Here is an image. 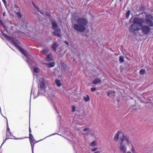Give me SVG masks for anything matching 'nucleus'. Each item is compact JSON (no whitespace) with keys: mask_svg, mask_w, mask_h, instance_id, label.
Listing matches in <instances>:
<instances>
[{"mask_svg":"<svg viewBox=\"0 0 153 153\" xmlns=\"http://www.w3.org/2000/svg\"><path fill=\"white\" fill-rule=\"evenodd\" d=\"M119 149L122 153H137L128 136L122 134L120 137Z\"/></svg>","mask_w":153,"mask_h":153,"instance_id":"nucleus-1","label":"nucleus"},{"mask_svg":"<svg viewBox=\"0 0 153 153\" xmlns=\"http://www.w3.org/2000/svg\"><path fill=\"white\" fill-rule=\"evenodd\" d=\"M76 21L77 23L74 24L73 26L74 30L79 32H84L86 30L85 26L88 23L87 19L82 17H79Z\"/></svg>","mask_w":153,"mask_h":153,"instance_id":"nucleus-2","label":"nucleus"},{"mask_svg":"<svg viewBox=\"0 0 153 153\" xmlns=\"http://www.w3.org/2000/svg\"><path fill=\"white\" fill-rule=\"evenodd\" d=\"M1 33L2 35L6 39L8 40L11 41V43L16 48L23 54L26 57L27 56L28 53L27 52L19 45L20 43L18 41L15 39L11 38L3 32H1Z\"/></svg>","mask_w":153,"mask_h":153,"instance_id":"nucleus-3","label":"nucleus"},{"mask_svg":"<svg viewBox=\"0 0 153 153\" xmlns=\"http://www.w3.org/2000/svg\"><path fill=\"white\" fill-rule=\"evenodd\" d=\"M45 80L42 79L39 81V83L38 85V94H43L45 92Z\"/></svg>","mask_w":153,"mask_h":153,"instance_id":"nucleus-4","label":"nucleus"},{"mask_svg":"<svg viewBox=\"0 0 153 153\" xmlns=\"http://www.w3.org/2000/svg\"><path fill=\"white\" fill-rule=\"evenodd\" d=\"M153 16L151 14H147L145 16V22L147 26L150 27L153 26Z\"/></svg>","mask_w":153,"mask_h":153,"instance_id":"nucleus-5","label":"nucleus"},{"mask_svg":"<svg viewBox=\"0 0 153 153\" xmlns=\"http://www.w3.org/2000/svg\"><path fill=\"white\" fill-rule=\"evenodd\" d=\"M133 22L139 26L142 27L143 26V24L145 23V20L143 18H136L134 19Z\"/></svg>","mask_w":153,"mask_h":153,"instance_id":"nucleus-6","label":"nucleus"},{"mask_svg":"<svg viewBox=\"0 0 153 153\" xmlns=\"http://www.w3.org/2000/svg\"><path fill=\"white\" fill-rule=\"evenodd\" d=\"M133 23L131 25L129 31L131 32H133L135 31H138L140 30L139 26L136 23L133 22Z\"/></svg>","mask_w":153,"mask_h":153,"instance_id":"nucleus-7","label":"nucleus"},{"mask_svg":"<svg viewBox=\"0 0 153 153\" xmlns=\"http://www.w3.org/2000/svg\"><path fill=\"white\" fill-rule=\"evenodd\" d=\"M149 27L146 25L142 26L141 29L142 33L145 35H147L149 34L151 29Z\"/></svg>","mask_w":153,"mask_h":153,"instance_id":"nucleus-8","label":"nucleus"},{"mask_svg":"<svg viewBox=\"0 0 153 153\" xmlns=\"http://www.w3.org/2000/svg\"><path fill=\"white\" fill-rule=\"evenodd\" d=\"M7 130L6 131V137L9 139H13L15 136L13 135L10 131V129L8 127V123H7Z\"/></svg>","mask_w":153,"mask_h":153,"instance_id":"nucleus-9","label":"nucleus"},{"mask_svg":"<svg viewBox=\"0 0 153 153\" xmlns=\"http://www.w3.org/2000/svg\"><path fill=\"white\" fill-rule=\"evenodd\" d=\"M61 33V30L60 28L55 30L53 33L55 36L58 37H60L62 36Z\"/></svg>","mask_w":153,"mask_h":153,"instance_id":"nucleus-10","label":"nucleus"},{"mask_svg":"<svg viewBox=\"0 0 153 153\" xmlns=\"http://www.w3.org/2000/svg\"><path fill=\"white\" fill-rule=\"evenodd\" d=\"M107 95L110 97H113L115 96V92L114 91L109 90L107 92Z\"/></svg>","mask_w":153,"mask_h":153,"instance_id":"nucleus-11","label":"nucleus"},{"mask_svg":"<svg viewBox=\"0 0 153 153\" xmlns=\"http://www.w3.org/2000/svg\"><path fill=\"white\" fill-rule=\"evenodd\" d=\"M0 23L1 25L2 26L4 29L5 30H7L8 26L7 25V24L5 22L0 20Z\"/></svg>","mask_w":153,"mask_h":153,"instance_id":"nucleus-12","label":"nucleus"},{"mask_svg":"<svg viewBox=\"0 0 153 153\" xmlns=\"http://www.w3.org/2000/svg\"><path fill=\"white\" fill-rule=\"evenodd\" d=\"M101 82V79L100 78H96L92 82V83L94 85H100V83Z\"/></svg>","mask_w":153,"mask_h":153,"instance_id":"nucleus-13","label":"nucleus"},{"mask_svg":"<svg viewBox=\"0 0 153 153\" xmlns=\"http://www.w3.org/2000/svg\"><path fill=\"white\" fill-rule=\"evenodd\" d=\"M122 131L121 130L118 131L117 133L115 134L114 137V139L115 141H117L118 140L119 136L120 134L122 133Z\"/></svg>","mask_w":153,"mask_h":153,"instance_id":"nucleus-14","label":"nucleus"},{"mask_svg":"<svg viewBox=\"0 0 153 153\" xmlns=\"http://www.w3.org/2000/svg\"><path fill=\"white\" fill-rule=\"evenodd\" d=\"M59 45L57 42H54L51 46L52 50L55 52L56 51V48L58 47Z\"/></svg>","mask_w":153,"mask_h":153,"instance_id":"nucleus-15","label":"nucleus"},{"mask_svg":"<svg viewBox=\"0 0 153 153\" xmlns=\"http://www.w3.org/2000/svg\"><path fill=\"white\" fill-rule=\"evenodd\" d=\"M45 59L48 62L51 61L53 59L52 54L50 53L47 55L45 58Z\"/></svg>","mask_w":153,"mask_h":153,"instance_id":"nucleus-16","label":"nucleus"},{"mask_svg":"<svg viewBox=\"0 0 153 153\" xmlns=\"http://www.w3.org/2000/svg\"><path fill=\"white\" fill-rule=\"evenodd\" d=\"M58 27V26L56 22L53 21L52 22V29L54 30L57 29Z\"/></svg>","mask_w":153,"mask_h":153,"instance_id":"nucleus-17","label":"nucleus"},{"mask_svg":"<svg viewBox=\"0 0 153 153\" xmlns=\"http://www.w3.org/2000/svg\"><path fill=\"white\" fill-rule=\"evenodd\" d=\"M29 136L30 143H34L35 142V140L32 134H31L29 133Z\"/></svg>","mask_w":153,"mask_h":153,"instance_id":"nucleus-18","label":"nucleus"},{"mask_svg":"<svg viewBox=\"0 0 153 153\" xmlns=\"http://www.w3.org/2000/svg\"><path fill=\"white\" fill-rule=\"evenodd\" d=\"M44 64L47 65L49 68L53 67L55 65V63L53 62H51L48 63H45Z\"/></svg>","mask_w":153,"mask_h":153,"instance_id":"nucleus-19","label":"nucleus"},{"mask_svg":"<svg viewBox=\"0 0 153 153\" xmlns=\"http://www.w3.org/2000/svg\"><path fill=\"white\" fill-rule=\"evenodd\" d=\"M83 99L86 102H87L90 100V97L88 95H87L86 97H84Z\"/></svg>","mask_w":153,"mask_h":153,"instance_id":"nucleus-20","label":"nucleus"},{"mask_svg":"<svg viewBox=\"0 0 153 153\" xmlns=\"http://www.w3.org/2000/svg\"><path fill=\"white\" fill-rule=\"evenodd\" d=\"M145 72V69H141L139 71V73L141 75H143Z\"/></svg>","mask_w":153,"mask_h":153,"instance_id":"nucleus-21","label":"nucleus"},{"mask_svg":"<svg viewBox=\"0 0 153 153\" xmlns=\"http://www.w3.org/2000/svg\"><path fill=\"white\" fill-rule=\"evenodd\" d=\"M55 82L57 86L60 87L61 85V84L60 80H56L55 81Z\"/></svg>","mask_w":153,"mask_h":153,"instance_id":"nucleus-22","label":"nucleus"},{"mask_svg":"<svg viewBox=\"0 0 153 153\" xmlns=\"http://www.w3.org/2000/svg\"><path fill=\"white\" fill-rule=\"evenodd\" d=\"M130 14V10H128L127 12L126 13L125 15L126 16V18L128 19Z\"/></svg>","mask_w":153,"mask_h":153,"instance_id":"nucleus-23","label":"nucleus"},{"mask_svg":"<svg viewBox=\"0 0 153 153\" xmlns=\"http://www.w3.org/2000/svg\"><path fill=\"white\" fill-rule=\"evenodd\" d=\"M119 61L121 63L124 61L123 57L122 56H120L119 57Z\"/></svg>","mask_w":153,"mask_h":153,"instance_id":"nucleus-24","label":"nucleus"},{"mask_svg":"<svg viewBox=\"0 0 153 153\" xmlns=\"http://www.w3.org/2000/svg\"><path fill=\"white\" fill-rule=\"evenodd\" d=\"M48 49L45 48L42 50V52L44 54H47L48 52Z\"/></svg>","mask_w":153,"mask_h":153,"instance_id":"nucleus-25","label":"nucleus"},{"mask_svg":"<svg viewBox=\"0 0 153 153\" xmlns=\"http://www.w3.org/2000/svg\"><path fill=\"white\" fill-rule=\"evenodd\" d=\"M14 8L15 9V10L16 11H18V12H19L20 10V7H18L17 5H15L14 6Z\"/></svg>","mask_w":153,"mask_h":153,"instance_id":"nucleus-26","label":"nucleus"},{"mask_svg":"<svg viewBox=\"0 0 153 153\" xmlns=\"http://www.w3.org/2000/svg\"><path fill=\"white\" fill-rule=\"evenodd\" d=\"M16 15L19 18H20L22 17V15L19 12H15Z\"/></svg>","mask_w":153,"mask_h":153,"instance_id":"nucleus-27","label":"nucleus"},{"mask_svg":"<svg viewBox=\"0 0 153 153\" xmlns=\"http://www.w3.org/2000/svg\"><path fill=\"white\" fill-rule=\"evenodd\" d=\"M96 142L95 141H92L90 143V145L91 146H94L96 145Z\"/></svg>","mask_w":153,"mask_h":153,"instance_id":"nucleus-28","label":"nucleus"},{"mask_svg":"<svg viewBox=\"0 0 153 153\" xmlns=\"http://www.w3.org/2000/svg\"><path fill=\"white\" fill-rule=\"evenodd\" d=\"M34 71L35 73H38L39 71V68L38 67L34 68Z\"/></svg>","mask_w":153,"mask_h":153,"instance_id":"nucleus-29","label":"nucleus"},{"mask_svg":"<svg viewBox=\"0 0 153 153\" xmlns=\"http://www.w3.org/2000/svg\"><path fill=\"white\" fill-rule=\"evenodd\" d=\"M56 134H57L54 133V134H51V135H49V136H47V137H46L45 138H44V139H43L41 140H39V141H36V143H37V142H39V141H40L42 140H44V139H45V138H47V137H50V136H53V135H54Z\"/></svg>","mask_w":153,"mask_h":153,"instance_id":"nucleus-30","label":"nucleus"},{"mask_svg":"<svg viewBox=\"0 0 153 153\" xmlns=\"http://www.w3.org/2000/svg\"><path fill=\"white\" fill-rule=\"evenodd\" d=\"M36 143H34L33 144H32V143H30L31 146V149H32V153H33V149H34V144Z\"/></svg>","mask_w":153,"mask_h":153,"instance_id":"nucleus-31","label":"nucleus"},{"mask_svg":"<svg viewBox=\"0 0 153 153\" xmlns=\"http://www.w3.org/2000/svg\"><path fill=\"white\" fill-rule=\"evenodd\" d=\"M76 107L74 106L72 107V112H74L75 111Z\"/></svg>","mask_w":153,"mask_h":153,"instance_id":"nucleus-32","label":"nucleus"},{"mask_svg":"<svg viewBox=\"0 0 153 153\" xmlns=\"http://www.w3.org/2000/svg\"><path fill=\"white\" fill-rule=\"evenodd\" d=\"M8 139H9V138H7V137H6V139L4 140L3 141V143H2V144H1V146H0V149L1 148V146H2L3 145V144L5 143V142H6V140Z\"/></svg>","mask_w":153,"mask_h":153,"instance_id":"nucleus-33","label":"nucleus"},{"mask_svg":"<svg viewBox=\"0 0 153 153\" xmlns=\"http://www.w3.org/2000/svg\"><path fill=\"white\" fill-rule=\"evenodd\" d=\"M96 89L95 87L92 88L91 89V91L92 92L95 91H96Z\"/></svg>","mask_w":153,"mask_h":153,"instance_id":"nucleus-34","label":"nucleus"},{"mask_svg":"<svg viewBox=\"0 0 153 153\" xmlns=\"http://www.w3.org/2000/svg\"><path fill=\"white\" fill-rule=\"evenodd\" d=\"M25 138L24 137H22L20 138H15L13 139H14L15 140H21L24 139Z\"/></svg>","mask_w":153,"mask_h":153,"instance_id":"nucleus-35","label":"nucleus"},{"mask_svg":"<svg viewBox=\"0 0 153 153\" xmlns=\"http://www.w3.org/2000/svg\"><path fill=\"white\" fill-rule=\"evenodd\" d=\"M97 148L96 147L94 148L91 150V152H94L95 151H96L97 150Z\"/></svg>","mask_w":153,"mask_h":153,"instance_id":"nucleus-36","label":"nucleus"},{"mask_svg":"<svg viewBox=\"0 0 153 153\" xmlns=\"http://www.w3.org/2000/svg\"><path fill=\"white\" fill-rule=\"evenodd\" d=\"M89 128H84L83 130V131H86L88 130H89Z\"/></svg>","mask_w":153,"mask_h":153,"instance_id":"nucleus-37","label":"nucleus"},{"mask_svg":"<svg viewBox=\"0 0 153 153\" xmlns=\"http://www.w3.org/2000/svg\"><path fill=\"white\" fill-rule=\"evenodd\" d=\"M3 3H4V5L5 6H6V3H7V2H6V0H2Z\"/></svg>","mask_w":153,"mask_h":153,"instance_id":"nucleus-38","label":"nucleus"},{"mask_svg":"<svg viewBox=\"0 0 153 153\" xmlns=\"http://www.w3.org/2000/svg\"><path fill=\"white\" fill-rule=\"evenodd\" d=\"M64 42L67 46H69V44L68 42L67 41H65Z\"/></svg>","mask_w":153,"mask_h":153,"instance_id":"nucleus-39","label":"nucleus"},{"mask_svg":"<svg viewBox=\"0 0 153 153\" xmlns=\"http://www.w3.org/2000/svg\"><path fill=\"white\" fill-rule=\"evenodd\" d=\"M54 108H55V109L56 110V111L58 113V114H59V111L57 110L56 108V107H55V106H54Z\"/></svg>","mask_w":153,"mask_h":153,"instance_id":"nucleus-40","label":"nucleus"},{"mask_svg":"<svg viewBox=\"0 0 153 153\" xmlns=\"http://www.w3.org/2000/svg\"><path fill=\"white\" fill-rule=\"evenodd\" d=\"M2 15H3V16H5L6 14H5V12H4L3 13Z\"/></svg>","mask_w":153,"mask_h":153,"instance_id":"nucleus-41","label":"nucleus"},{"mask_svg":"<svg viewBox=\"0 0 153 153\" xmlns=\"http://www.w3.org/2000/svg\"><path fill=\"white\" fill-rule=\"evenodd\" d=\"M29 132L30 133L31 132V130L30 128V127H29Z\"/></svg>","mask_w":153,"mask_h":153,"instance_id":"nucleus-42","label":"nucleus"},{"mask_svg":"<svg viewBox=\"0 0 153 153\" xmlns=\"http://www.w3.org/2000/svg\"><path fill=\"white\" fill-rule=\"evenodd\" d=\"M32 3V4H33V5L35 7V5H34V3L33 2Z\"/></svg>","mask_w":153,"mask_h":153,"instance_id":"nucleus-43","label":"nucleus"},{"mask_svg":"<svg viewBox=\"0 0 153 153\" xmlns=\"http://www.w3.org/2000/svg\"><path fill=\"white\" fill-rule=\"evenodd\" d=\"M32 89L31 91V94L32 93Z\"/></svg>","mask_w":153,"mask_h":153,"instance_id":"nucleus-44","label":"nucleus"},{"mask_svg":"<svg viewBox=\"0 0 153 153\" xmlns=\"http://www.w3.org/2000/svg\"><path fill=\"white\" fill-rule=\"evenodd\" d=\"M73 60L74 61H75V59H73Z\"/></svg>","mask_w":153,"mask_h":153,"instance_id":"nucleus-45","label":"nucleus"},{"mask_svg":"<svg viewBox=\"0 0 153 153\" xmlns=\"http://www.w3.org/2000/svg\"><path fill=\"white\" fill-rule=\"evenodd\" d=\"M87 1H88L89 0H86Z\"/></svg>","mask_w":153,"mask_h":153,"instance_id":"nucleus-46","label":"nucleus"},{"mask_svg":"<svg viewBox=\"0 0 153 153\" xmlns=\"http://www.w3.org/2000/svg\"><path fill=\"white\" fill-rule=\"evenodd\" d=\"M0 153H2L1 152H0Z\"/></svg>","mask_w":153,"mask_h":153,"instance_id":"nucleus-47","label":"nucleus"}]
</instances>
